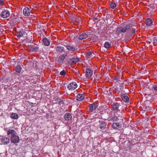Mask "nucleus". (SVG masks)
I'll return each instance as SVG.
<instances>
[{"label":"nucleus","instance_id":"nucleus-1","mask_svg":"<svg viewBox=\"0 0 157 157\" xmlns=\"http://www.w3.org/2000/svg\"><path fill=\"white\" fill-rule=\"evenodd\" d=\"M133 26H134L133 25L131 24H128L123 27L121 26L117 29L116 32L117 33H125L132 29Z\"/></svg>","mask_w":157,"mask_h":157},{"label":"nucleus","instance_id":"nucleus-2","mask_svg":"<svg viewBox=\"0 0 157 157\" xmlns=\"http://www.w3.org/2000/svg\"><path fill=\"white\" fill-rule=\"evenodd\" d=\"M105 114H107L108 115V119H110L109 120V122H114L117 121L118 119V116H117L115 114L114 116H112V112L110 111L109 109L106 110L105 112Z\"/></svg>","mask_w":157,"mask_h":157},{"label":"nucleus","instance_id":"nucleus-3","mask_svg":"<svg viewBox=\"0 0 157 157\" xmlns=\"http://www.w3.org/2000/svg\"><path fill=\"white\" fill-rule=\"evenodd\" d=\"M11 141L13 143H17L19 142V138L15 134L12 135V136H10Z\"/></svg>","mask_w":157,"mask_h":157},{"label":"nucleus","instance_id":"nucleus-4","mask_svg":"<svg viewBox=\"0 0 157 157\" xmlns=\"http://www.w3.org/2000/svg\"><path fill=\"white\" fill-rule=\"evenodd\" d=\"M65 47L68 50L72 52L76 51L78 50L75 46H73L71 44H67L65 46Z\"/></svg>","mask_w":157,"mask_h":157},{"label":"nucleus","instance_id":"nucleus-5","mask_svg":"<svg viewBox=\"0 0 157 157\" xmlns=\"http://www.w3.org/2000/svg\"><path fill=\"white\" fill-rule=\"evenodd\" d=\"M121 104L117 102H114L112 105L111 110L113 111H115L119 109V108Z\"/></svg>","mask_w":157,"mask_h":157},{"label":"nucleus","instance_id":"nucleus-6","mask_svg":"<svg viewBox=\"0 0 157 157\" xmlns=\"http://www.w3.org/2000/svg\"><path fill=\"white\" fill-rule=\"evenodd\" d=\"M10 15V13L7 10H6L2 12L0 16L3 18H6L9 17Z\"/></svg>","mask_w":157,"mask_h":157},{"label":"nucleus","instance_id":"nucleus-7","mask_svg":"<svg viewBox=\"0 0 157 157\" xmlns=\"http://www.w3.org/2000/svg\"><path fill=\"white\" fill-rule=\"evenodd\" d=\"M77 87V84L75 82H74L70 83L67 86L68 89L70 90H74Z\"/></svg>","mask_w":157,"mask_h":157},{"label":"nucleus","instance_id":"nucleus-8","mask_svg":"<svg viewBox=\"0 0 157 157\" xmlns=\"http://www.w3.org/2000/svg\"><path fill=\"white\" fill-rule=\"evenodd\" d=\"M23 13L26 16H28L30 14V10L28 7H25L23 10Z\"/></svg>","mask_w":157,"mask_h":157},{"label":"nucleus","instance_id":"nucleus-9","mask_svg":"<svg viewBox=\"0 0 157 157\" xmlns=\"http://www.w3.org/2000/svg\"><path fill=\"white\" fill-rule=\"evenodd\" d=\"M6 130L7 132V135L9 137H10L12 136V135H14L16 133L14 129H10L9 128H6Z\"/></svg>","mask_w":157,"mask_h":157},{"label":"nucleus","instance_id":"nucleus-10","mask_svg":"<svg viewBox=\"0 0 157 157\" xmlns=\"http://www.w3.org/2000/svg\"><path fill=\"white\" fill-rule=\"evenodd\" d=\"M98 106V104L93 103L91 104L90 106L89 110L91 112H92L96 109Z\"/></svg>","mask_w":157,"mask_h":157},{"label":"nucleus","instance_id":"nucleus-11","mask_svg":"<svg viewBox=\"0 0 157 157\" xmlns=\"http://www.w3.org/2000/svg\"><path fill=\"white\" fill-rule=\"evenodd\" d=\"M79 61L78 58H74L71 59L68 61V63L70 65H72L73 63H76Z\"/></svg>","mask_w":157,"mask_h":157},{"label":"nucleus","instance_id":"nucleus-12","mask_svg":"<svg viewBox=\"0 0 157 157\" xmlns=\"http://www.w3.org/2000/svg\"><path fill=\"white\" fill-rule=\"evenodd\" d=\"M86 75L87 78H90L93 75V72L91 69H87L86 71Z\"/></svg>","mask_w":157,"mask_h":157},{"label":"nucleus","instance_id":"nucleus-13","mask_svg":"<svg viewBox=\"0 0 157 157\" xmlns=\"http://www.w3.org/2000/svg\"><path fill=\"white\" fill-rule=\"evenodd\" d=\"M88 37V34L86 33H83L80 35L78 36V39L80 40L85 39Z\"/></svg>","mask_w":157,"mask_h":157},{"label":"nucleus","instance_id":"nucleus-14","mask_svg":"<svg viewBox=\"0 0 157 157\" xmlns=\"http://www.w3.org/2000/svg\"><path fill=\"white\" fill-rule=\"evenodd\" d=\"M84 98V96L82 94H78L76 97V99L77 101H81Z\"/></svg>","mask_w":157,"mask_h":157},{"label":"nucleus","instance_id":"nucleus-15","mask_svg":"<svg viewBox=\"0 0 157 157\" xmlns=\"http://www.w3.org/2000/svg\"><path fill=\"white\" fill-rule=\"evenodd\" d=\"M54 48L57 52H62L64 50V47L60 46L55 47Z\"/></svg>","mask_w":157,"mask_h":157},{"label":"nucleus","instance_id":"nucleus-16","mask_svg":"<svg viewBox=\"0 0 157 157\" xmlns=\"http://www.w3.org/2000/svg\"><path fill=\"white\" fill-rule=\"evenodd\" d=\"M99 126L102 130H105L106 126V123L104 121H99Z\"/></svg>","mask_w":157,"mask_h":157},{"label":"nucleus","instance_id":"nucleus-17","mask_svg":"<svg viewBox=\"0 0 157 157\" xmlns=\"http://www.w3.org/2000/svg\"><path fill=\"white\" fill-rule=\"evenodd\" d=\"M2 142L4 144H7L10 142V140L8 138L4 137L2 138Z\"/></svg>","mask_w":157,"mask_h":157},{"label":"nucleus","instance_id":"nucleus-18","mask_svg":"<svg viewBox=\"0 0 157 157\" xmlns=\"http://www.w3.org/2000/svg\"><path fill=\"white\" fill-rule=\"evenodd\" d=\"M39 49V47H37L36 45H35L34 46L30 48V51L32 52H36Z\"/></svg>","mask_w":157,"mask_h":157},{"label":"nucleus","instance_id":"nucleus-19","mask_svg":"<svg viewBox=\"0 0 157 157\" xmlns=\"http://www.w3.org/2000/svg\"><path fill=\"white\" fill-rule=\"evenodd\" d=\"M72 118L71 115L69 113H66L64 115V118L65 120L69 121Z\"/></svg>","mask_w":157,"mask_h":157},{"label":"nucleus","instance_id":"nucleus-20","mask_svg":"<svg viewBox=\"0 0 157 157\" xmlns=\"http://www.w3.org/2000/svg\"><path fill=\"white\" fill-rule=\"evenodd\" d=\"M145 23L146 25L149 26L152 24V21L151 18H148L146 20Z\"/></svg>","mask_w":157,"mask_h":157},{"label":"nucleus","instance_id":"nucleus-21","mask_svg":"<svg viewBox=\"0 0 157 157\" xmlns=\"http://www.w3.org/2000/svg\"><path fill=\"white\" fill-rule=\"evenodd\" d=\"M112 127L114 129H118L120 128V125L118 123H114L112 124Z\"/></svg>","mask_w":157,"mask_h":157},{"label":"nucleus","instance_id":"nucleus-22","mask_svg":"<svg viewBox=\"0 0 157 157\" xmlns=\"http://www.w3.org/2000/svg\"><path fill=\"white\" fill-rule=\"evenodd\" d=\"M10 117L13 119H17L18 118V116L16 113H12L10 114Z\"/></svg>","mask_w":157,"mask_h":157},{"label":"nucleus","instance_id":"nucleus-23","mask_svg":"<svg viewBox=\"0 0 157 157\" xmlns=\"http://www.w3.org/2000/svg\"><path fill=\"white\" fill-rule=\"evenodd\" d=\"M116 112H115L116 114L118 116V117H120V118L122 117L123 116V114L121 112L119 109L115 111Z\"/></svg>","mask_w":157,"mask_h":157},{"label":"nucleus","instance_id":"nucleus-24","mask_svg":"<svg viewBox=\"0 0 157 157\" xmlns=\"http://www.w3.org/2000/svg\"><path fill=\"white\" fill-rule=\"evenodd\" d=\"M43 42L44 44L46 46H48L50 44V42L46 38H44L43 39Z\"/></svg>","mask_w":157,"mask_h":157},{"label":"nucleus","instance_id":"nucleus-25","mask_svg":"<svg viewBox=\"0 0 157 157\" xmlns=\"http://www.w3.org/2000/svg\"><path fill=\"white\" fill-rule=\"evenodd\" d=\"M64 59V56H60L59 57L57 62L60 63H62Z\"/></svg>","mask_w":157,"mask_h":157},{"label":"nucleus","instance_id":"nucleus-26","mask_svg":"<svg viewBox=\"0 0 157 157\" xmlns=\"http://www.w3.org/2000/svg\"><path fill=\"white\" fill-rule=\"evenodd\" d=\"M121 98L122 100L126 102H128L129 101V99L128 97L126 95L122 96Z\"/></svg>","mask_w":157,"mask_h":157},{"label":"nucleus","instance_id":"nucleus-27","mask_svg":"<svg viewBox=\"0 0 157 157\" xmlns=\"http://www.w3.org/2000/svg\"><path fill=\"white\" fill-rule=\"evenodd\" d=\"M94 55V53L93 52L90 51L87 53L86 56L87 57L90 58L92 57Z\"/></svg>","mask_w":157,"mask_h":157},{"label":"nucleus","instance_id":"nucleus-28","mask_svg":"<svg viewBox=\"0 0 157 157\" xmlns=\"http://www.w3.org/2000/svg\"><path fill=\"white\" fill-rule=\"evenodd\" d=\"M21 67L20 65H18L15 68L16 71L18 73L21 72Z\"/></svg>","mask_w":157,"mask_h":157},{"label":"nucleus","instance_id":"nucleus-29","mask_svg":"<svg viewBox=\"0 0 157 157\" xmlns=\"http://www.w3.org/2000/svg\"><path fill=\"white\" fill-rule=\"evenodd\" d=\"M25 32L23 30H21L18 32V36L20 37L23 36L25 34Z\"/></svg>","mask_w":157,"mask_h":157},{"label":"nucleus","instance_id":"nucleus-30","mask_svg":"<svg viewBox=\"0 0 157 157\" xmlns=\"http://www.w3.org/2000/svg\"><path fill=\"white\" fill-rule=\"evenodd\" d=\"M152 40L153 45L154 46H157V37H153Z\"/></svg>","mask_w":157,"mask_h":157},{"label":"nucleus","instance_id":"nucleus-31","mask_svg":"<svg viewBox=\"0 0 157 157\" xmlns=\"http://www.w3.org/2000/svg\"><path fill=\"white\" fill-rule=\"evenodd\" d=\"M111 44L108 42H106L104 44V47L106 48H109Z\"/></svg>","mask_w":157,"mask_h":157},{"label":"nucleus","instance_id":"nucleus-32","mask_svg":"<svg viewBox=\"0 0 157 157\" xmlns=\"http://www.w3.org/2000/svg\"><path fill=\"white\" fill-rule=\"evenodd\" d=\"M145 95H147V96L146 97L147 100H151L153 98V96L151 95L150 94H146Z\"/></svg>","mask_w":157,"mask_h":157},{"label":"nucleus","instance_id":"nucleus-33","mask_svg":"<svg viewBox=\"0 0 157 157\" xmlns=\"http://www.w3.org/2000/svg\"><path fill=\"white\" fill-rule=\"evenodd\" d=\"M152 89L153 92H157V85H153Z\"/></svg>","mask_w":157,"mask_h":157},{"label":"nucleus","instance_id":"nucleus-34","mask_svg":"<svg viewBox=\"0 0 157 157\" xmlns=\"http://www.w3.org/2000/svg\"><path fill=\"white\" fill-rule=\"evenodd\" d=\"M110 6L112 9H114L116 6V5L115 3L112 2L110 4Z\"/></svg>","mask_w":157,"mask_h":157},{"label":"nucleus","instance_id":"nucleus-35","mask_svg":"<svg viewBox=\"0 0 157 157\" xmlns=\"http://www.w3.org/2000/svg\"><path fill=\"white\" fill-rule=\"evenodd\" d=\"M59 99V98L57 97H55L53 98V101H56L55 102H54L55 103H58Z\"/></svg>","mask_w":157,"mask_h":157},{"label":"nucleus","instance_id":"nucleus-36","mask_svg":"<svg viewBox=\"0 0 157 157\" xmlns=\"http://www.w3.org/2000/svg\"><path fill=\"white\" fill-rule=\"evenodd\" d=\"M81 18H75L74 20L75 21L77 22L78 23H79L81 21Z\"/></svg>","mask_w":157,"mask_h":157},{"label":"nucleus","instance_id":"nucleus-37","mask_svg":"<svg viewBox=\"0 0 157 157\" xmlns=\"http://www.w3.org/2000/svg\"><path fill=\"white\" fill-rule=\"evenodd\" d=\"M59 74L60 75H62V76L65 75V71L64 70H63V71H61L60 72Z\"/></svg>","mask_w":157,"mask_h":157},{"label":"nucleus","instance_id":"nucleus-38","mask_svg":"<svg viewBox=\"0 0 157 157\" xmlns=\"http://www.w3.org/2000/svg\"><path fill=\"white\" fill-rule=\"evenodd\" d=\"M133 27V26L132 27ZM136 27H135V28L132 27V29L131 30V32L132 33L134 34L135 33L136 30Z\"/></svg>","mask_w":157,"mask_h":157},{"label":"nucleus","instance_id":"nucleus-39","mask_svg":"<svg viewBox=\"0 0 157 157\" xmlns=\"http://www.w3.org/2000/svg\"><path fill=\"white\" fill-rule=\"evenodd\" d=\"M18 19V17L17 16H16L14 17V21L16 22H18L19 21Z\"/></svg>","mask_w":157,"mask_h":157},{"label":"nucleus","instance_id":"nucleus-40","mask_svg":"<svg viewBox=\"0 0 157 157\" xmlns=\"http://www.w3.org/2000/svg\"><path fill=\"white\" fill-rule=\"evenodd\" d=\"M29 17L30 18H34L35 17V15L34 14H33V13H30V14H29Z\"/></svg>","mask_w":157,"mask_h":157},{"label":"nucleus","instance_id":"nucleus-41","mask_svg":"<svg viewBox=\"0 0 157 157\" xmlns=\"http://www.w3.org/2000/svg\"><path fill=\"white\" fill-rule=\"evenodd\" d=\"M120 75L119 77H115L113 79V80L114 81L117 82L118 79L120 78Z\"/></svg>","mask_w":157,"mask_h":157},{"label":"nucleus","instance_id":"nucleus-42","mask_svg":"<svg viewBox=\"0 0 157 157\" xmlns=\"http://www.w3.org/2000/svg\"><path fill=\"white\" fill-rule=\"evenodd\" d=\"M58 103H59V104L61 105V104H62L63 103V101L61 100L60 98H59V99Z\"/></svg>","mask_w":157,"mask_h":157},{"label":"nucleus","instance_id":"nucleus-43","mask_svg":"<svg viewBox=\"0 0 157 157\" xmlns=\"http://www.w3.org/2000/svg\"><path fill=\"white\" fill-rule=\"evenodd\" d=\"M3 3L4 2L2 0H0V6L2 5Z\"/></svg>","mask_w":157,"mask_h":157},{"label":"nucleus","instance_id":"nucleus-44","mask_svg":"<svg viewBox=\"0 0 157 157\" xmlns=\"http://www.w3.org/2000/svg\"><path fill=\"white\" fill-rule=\"evenodd\" d=\"M122 86H122V85H120V87H121V88H120V91H121H121H122V90H123V88H122Z\"/></svg>","mask_w":157,"mask_h":157},{"label":"nucleus","instance_id":"nucleus-45","mask_svg":"<svg viewBox=\"0 0 157 157\" xmlns=\"http://www.w3.org/2000/svg\"><path fill=\"white\" fill-rule=\"evenodd\" d=\"M150 108H151L149 106H147L146 108V109H147V110H150Z\"/></svg>","mask_w":157,"mask_h":157},{"label":"nucleus","instance_id":"nucleus-46","mask_svg":"<svg viewBox=\"0 0 157 157\" xmlns=\"http://www.w3.org/2000/svg\"><path fill=\"white\" fill-rule=\"evenodd\" d=\"M62 56H64V59H65V57L67 56V54H63L62 55Z\"/></svg>","mask_w":157,"mask_h":157},{"label":"nucleus","instance_id":"nucleus-47","mask_svg":"<svg viewBox=\"0 0 157 157\" xmlns=\"http://www.w3.org/2000/svg\"><path fill=\"white\" fill-rule=\"evenodd\" d=\"M97 19V17H94L93 18V20L94 21H95V20H96Z\"/></svg>","mask_w":157,"mask_h":157},{"label":"nucleus","instance_id":"nucleus-48","mask_svg":"<svg viewBox=\"0 0 157 157\" xmlns=\"http://www.w3.org/2000/svg\"><path fill=\"white\" fill-rule=\"evenodd\" d=\"M157 77V73H156L155 75Z\"/></svg>","mask_w":157,"mask_h":157},{"label":"nucleus","instance_id":"nucleus-49","mask_svg":"<svg viewBox=\"0 0 157 157\" xmlns=\"http://www.w3.org/2000/svg\"><path fill=\"white\" fill-rule=\"evenodd\" d=\"M150 43H151V42H149V44H150Z\"/></svg>","mask_w":157,"mask_h":157}]
</instances>
